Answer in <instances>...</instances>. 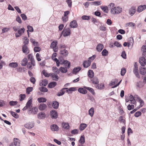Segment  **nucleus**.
I'll return each instance as SVG.
<instances>
[{"label":"nucleus","mask_w":146,"mask_h":146,"mask_svg":"<svg viewBox=\"0 0 146 146\" xmlns=\"http://www.w3.org/2000/svg\"><path fill=\"white\" fill-rule=\"evenodd\" d=\"M109 7L111 8L110 12L113 14H118L120 13L122 11V8L119 6L115 7V4L113 3H111L109 5Z\"/></svg>","instance_id":"nucleus-1"},{"label":"nucleus","mask_w":146,"mask_h":146,"mask_svg":"<svg viewBox=\"0 0 146 146\" xmlns=\"http://www.w3.org/2000/svg\"><path fill=\"white\" fill-rule=\"evenodd\" d=\"M71 33V31L69 28L65 27L62 32V34L64 37L69 36Z\"/></svg>","instance_id":"nucleus-2"},{"label":"nucleus","mask_w":146,"mask_h":146,"mask_svg":"<svg viewBox=\"0 0 146 146\" xmlns=\"http://www.w3.org/2000/svg\"><path fill=\"white\" fill-rule=\"evenodd\" d=\"M58 44V41L54 40L52 41L50 45V48H52L54 52H57L58 50V48L57 47Z\"/></svg>","instance_id":"nucleus-3"},{"label":"nucleus","mask_w":146,"mask_h":146,"mask_svg":"<svg viewBox=\"0 0 146 146\" xmlns=\"http://www.w3.org/2000/svg\"><path fill=\"white\" fill-rule=\"evenodd\" d=\"M60 64L63 65L66 68H69L70 67V62L67 60H60Z\"/></svg>","instance_id":"nucleus-4"},{"label":"nucleus","mask_w":146,"mask_h":146,"mask_svg":"<svg viewBox=\"0 0 146 146\" xmlns=\"http://www.w3.org/2000/svg\"><path fill=\"white\" fill-rule=\"evenodd\" d=\"M25 29L24 28L20 29L18 30L17 33L15 34V36L18 37L21 36L24 33Z\"/></svg>","instance_id":"nucleus-5"},{"label":"nucleus","mask_w":146,"mask_h":146,"mask_svg":"<svg viewBox=\"0 0 146 146\" xmlns=\"http://www.w3.org/2000/svg\"><path fill=\"white\" fill-rule=\"evenodd\" d=\"M138 67L137 65V63L136 62L135 63L134 65V68L133 70V72L135 74V76L138 78H139V75L138 73Z\"/></svg>","instance_id":"nucleus-6"},{"label":"nucleus","mask_w":146,"mask_h":146,"mask_svg":"<svg viewBox=\"0 0 146 146\" xmlns=\"http://www.w3.org/2000/svg\"><path fill=\"white\" fill-rule=\"evenodd\" d=\"M34 123L33 122H29L24 125V126L27 128L30 129L34 126Z\"/></svg>","instance_id":"nucleus-7"},{"label":"nucleus","mask_w":146,"mask_h":146,"mask_svg":"<svg viewBox=\"0 0 146 146\" xmlns=\"http://www.w3.org/2000/svg\"><path fill=\"white\" fill-rule=\"evenodd\" d=\"M50 114L51 117L53 119H56L58 116L57 112L54 110L51 111Z\"/></svg>","instance_id":"nucleus-8"},{"label":"nucleus","mask_w":146,"mask_h":146,"mask_svg":"<svg viewBox=\"0 0 146 146\" xmlns=\"http://www.w3.org/2000/svg\"><path fill=\"white\" fill-rule=\"evenodd\" d=\"M139 62L142 66H144L146 64V60L144 57H143L139 58Z\"/></svg>","instance_id":"nucleus-9"},{"label":"nucleus","mask_w":146,"mask_h":146,"mask_svg":"<svg viewBox=\"0 0 146 146\" xmlns=\"http://www.w3.org/2000/svg\"><path fill=\"white\" fill-rule=\"evenodd\" d=\"M22 51L23 53L27 54L29 53V50L26 45H24L22 47Z\"/></svg>","instance_id":"nucleus-10"},{"label":"nucleus","mask_w":146,"mask_h":146,"mask_svg":"<svg viewBox=\"0 0 146 146\" xmlns=\"http://www.w3.org/2000/svg\"><path fill=\"white\" fill-rule=\"evenodd\" d=\"M91 61H90L89 60H86L84 62L82 65L84 68H88L91 64Z\"/></svg>","instance_id":"nucleus-11"},{"label":"nucleus","mask_w":146,"mask_h":146,"mask_svg":"<svg viewBox=\"0 0 146 146\" xmlns=\"http://www.w3.org/2000/svg\"><path fill=\"white\" fill-rule=\"evenodd\" d=\"M50 76L53 80L57 81L58 80V77L57 74L53 73H50Z\"/></svg>","instance_id":"nucleus-12"},{"label":"nucleus","mask_w":146,"mask_h":146,"mask_svg":"<svg viewBox=\"0 0 146 146\" xmlns=\"http://www.w3.org/2000/svg\"><path fill=\"white\" fill-rule=\"evenodd\" d=\"M104 48V46L103 44H99L96 46V50L99 52H100Z\"/></svg>","instance_id":"nucleus-13"},{"label":"nucleus","mask_w":146,"mask_h":146,"mask_svg":"<svg viewBox=\"0 0 146 146\" xmlns=\"http://www.w3.org/2000/svg\"><path fill=\"white\" fill-rule=\"evenodd\" d=\"M63 89H66V92L68 94L71 93L72 92L75 91L76 90V88L71 87L69 88H64Z\"/></svg>","instance_id":"nucleus-14"},{"label":"nucleus","mask_w":146,"mask_h":146,"mask_svg":"<svg viewBox=\"0 0 146 146\" xmlns=\"http://www.w3.org/2000/svg\"><path fill=\"white\" fill-rule=\"evenodd\" d=\"M146 9V5H140L139 6L137 9V11L139 12H141L143 11L144 10Z\"/></svg>","instance_id":"nucleus-15"},{"label":"nucleus","mask_w":146,"mask_h":146,"mask_svg":"<svg viewBox=\"0 0 146 146\" xmlns=\"http://www.w3.org/2000/svg\"><path fill=\"white\" fill-rule=\"evenodd\" d=\"M70 26L72 28H75L77 27V24L75 20L71 21L70 23Z\"/></svg>","instance_id":"nucleus-16"},{"label":"nucleus","mask_w":146,"mask_h":146,"mask_svg":"<svg viewBox=\"0 0 146 146\" xmlns=\"http://www.w3.org/2000/svg\"><path fill=\"white\" fill-rule=\"evenodd\" d=\"M136 11V9L134 7H131L129 9V13L131 16H132L135 14Z\"/></svg>","instance_id":"nucleus-17"},{"label":"nucleus","mask_w":146,"mask_h":146,"mask_svg":"<svg viewBox=\"0 0 146 146\" xmlns=\"http://www.w3.org/2000/svg\"><path fill=\"white\" fill-rule=\"evenodd\" d=\"M88 76L90 78H92L94 76V73L92 70H89L88 72Z\"/></svg>","instance_id":"nucleus-18"},{"label":"nucleus","mask_w":146,"mask_h":146,"mask_svg":"<svg viewBox=\"0 0 146 146\" xmlns=\"http://www.w3.org/2000/svg\"><path fill=\"white\" fill-rule=\"evenodd\" d=\"M46 117V115L43 112H40L38 115V118L40 119H43L45 118Z\"/></svg>","instance_id":"nucleus-19"},{"label":"nucleus","mask_w":146,"mask_h":146,"mask_svg":"<svg viewBox=\"0 0 146 146\" xmlns=\"http://www.w3.org/2000/svg\"><path fill=\"white\" fill-rule=\"evenodd\" d=\"M62 127L65 129H68L70 128V125L68 123L63 122L62 123Z\"/></svg>","instance_id":"nucleus-20"},{"label":"nucleus","mask_w":146,"mask_h":146,"mask_svg":"<svg viewBox=\"0 0 146 146\" xmlns=\"http://www.w3.org/2000/svg\"><path fill=\"white\" fill-rule=\"evenodd\" d=\"M14 145L15 146H20V141L17 138L14 139Z\"/></svg>","instance_id":"nucleus-21"},{"label":"nucleus","mask_w":146,"mask_h":146,"mask_svg":"<svg viewBox=\"0 0 146 146\" xmlns=\"http://www.w3.org/2000/svg\"><path fill=\"white\" fill-rule=\"evenodd\" d=\"M82 69L81 67L78 66L74 68L73 70V72L74 74H76V73L78 72Z\"/></svg>","instance_id":"nucleus-22"},{"label":"nucleus","mask_w":146,"mask_h":146,"mask_svg":"<svg viewBox=\"0 0 146 146\" xmlns=\"http://www.w3.org/2000/svg\"><path fill=\"white\" fill-rule=\"evenodd\" d=\"M30 40L34 46H38V42L36 41L35 39L31 38H30Z\"/></svg>","instance_id":"nucleus-23"},{"label":"nucleus","mask_w":146,"mask_h":146,"mask_svg":"<svg viewBox=\"0 0 146 146\" xmlns=\"http://www.w3.org/2000/svg\"><path fill=\"white\" fill-rule=\"evenodd\" d=\"M78 91L80 93L83 94H86L87 92V90L86 89L83 88H79L78 89Z\"/></svg>","instance_id":"nucleus-24"},{"label":"nucleus","mask_w":146,"mask_h":146,"mask_svg":"<svg viewBox=\"0 0 146 146\" xmlns=\"http://www.w3.org/2000/svg\"><path fill=\"white\" fill-rule=\"evenodd\" d=\"M50 128L52 131H57L59 130V127L56 125H53L51 126Z\"/></svg>","instance_id":"nucleus-25"},{"label":"nucleus","mask_w":146,"mask_h":146,"mask_svg":"<svg viewBox=\"0 0 146 146\" xmlns=\"http://www.w3.org/2000/svg\"><path fill=\"white\" fill-rule=\"evenodd\" d=\"M139 70L140 74L142 75H144L146 73V68H145L140 67Z\"/></svg>","instance_id":"nucleus-26"},{"label":"nucleus","mask_w":146,"mask_h":146,"mask_svg":"<svg viewBox=\"0 0 146 146\" xmlns=\"http://www.w3.org/2000/svg\"><path fill=\"white\" fill-rule=\"evenodd\" d=\"M91 81L92 83L94 84H98L99 83V81L98 78L96 77L91 79Z\"/></svg>","instance_id":"nucleus-27"},{"label":"nucleus","mask_w":146,"mask_h":146,"mask_svg":"<svg viewBox=\"0 0 146 146\" xmlns=\"http://www.w3.org/2000/svg\"><path fill=\"white\" fill-rule=\"evenodd\" d=\"M129 99L131 104H135L136 103V102L134 97L132 95H130L129 96Z\"/></svg>","instance_id":"nucleus-28"},{"label":"nucleus","mask_w":146,"mask_h":146,"mask_svg":"<svg viewBox=\"0 0 146 146\" xmlns=\"http://www.w3.org/2000/svg\"><path fill=\"white\" fill-rule=\"evenodd\" d=\"M60 53L61 54H62L63 56H66L68 54V52L66 50L64 49L60 51Z\"/></svg>","instance_id":"nucleus-29"},{"label":"nucleus","mask_w":146,"mask_h":146,"mask_svg":"<svg viewBox=\"0 0 146 146\" xmlns=\"http://www.w3.org/2000/svg\"><path fill=\"white\" fill-rule=\"evenodd\" d=\"M46 108V105L44 104H41L39 106V109L40 110H43Z\"/></svg>","instance_id":"nucleus-30"},{"label":"nucleus","mask_w":146,"mask_h":146,"mask_svg":"<svg viewBox=\"0 0 146 146\" xmlns=\"http://www.w3.org/2000/svg\"><path fill=\"white\" fill-rule=\"evenodd\" d=\"M94 112V109L93 107L91 108L89 110L88 114L91 117H92L93 116Z\"/></svg>","instance_id":"nucleus-31"},{"label":"nucleus","mask_w":146,"mask_h":146,"mask_svg":"<svg viewBox=\"0 0 146 146\" xmlns=\"http://www.w3.org/2000/svg\"><path fill=\"white\" fill-rule=\"evenodd\" d=\"M30 111H31V113L32 114H35L37 112L38 109L36 107H34L31 109L30 110Z\"/></svg>","instance_id":"nucleus-32"},{"label":"nucleus","mask_w":146,"mask_h":146,"mask_svg":"<svg viewBox=\"0 0 146 146\" xmlns=\"http://www.w3.org/2000/svg\"><path fill=\"white\" fill-rule=\"evenodd\" d=\"M87 126L86 124L84 123H82L80 124L79 127V129L80 131H82L84 130Z\"/></svg>","instance_id":"nucleus-33"},{"label":"nucleus","mask_w":146,"mask_h":146,"mask_svg":"<svg viewBox=\"0 0 146 146\" xmlns=\"http://www.w3.org/2000/svg\"><path fill=\"white\" fill-rule=\"evenodd\" d=\"M32 98L31 97L26 104V105L29 108H30L32 104Z\"/></svg>","instance_id":"nucleus-34"},{"label":"nucleus","mask_w":146,"mask_h":146,"mask_svg":"<svg viewBox=\"0 0 146 146\" xmlns=\"http://www.w3.org/2000/svg\"><path fill=\"white\" fill-rule=\"evenodd\" d=\"M9 65L10 67L15 68L18 66V64L17 62H11L9 63Z\"/></svg>","instance_id":"nucleus-35"},{"label":"nucleus","mask_w":146,"mask_h":146,"mask_svg":"<svg viewBox=\"0 0 146 146\" xmlns=\"http://www.w3.org/2000/svg\"><path fill=\"white\" fill-rule=\"evenodd\" d=\"M48 84V81L47 80H44L40 83V86H45Z\"/></svg>","instance_id":"nucleus-36"},{"label":"nucleus","mask_w":146,"mask_h":146,"mask_svg":"<svg viewBox=\"0 0 146 146\" xmlns=\"http://www.w3.org/2000/svg\"><path fill=\"white\" fill-rule=\"evenodd\" d=\"M84 87L86 89L89 90L93 95H94L95 94V93L94 89L92 88L86 86H84Z\"/></svg>","instance_id":"nucleus-37"},{"label":"nucleus","mask_w":146,"mask_h":146,"mask_svg":"<svg viewBox=\"0 0 146 146\" xmlns=\"http://www.w3.org/2000/svg\"><path fill=\"white\" fill-rule=\"evenodd\" d=\"M59 104L56 101H53L52 106L54 109H57L59 106Z\"/></svg>","instance_id":"nucleus-38"},{"label":"nucleus","mask_w":146,"mask_h":146,"mask_svg":"<svg viewBox=\"0 0 146 146\" xmlns=\"http://www.w3.org/2000/svg\"><path fill=\"white\" fill-rule=\"evenodd\" d=\"M57 84L56 82H52L48 84V87L50 88H52L54 87Z\"/></svg>","instance_id":"nucleus-39"},{"label":"nucleus","mask_w":146,"mask_h":146,"mask_svg":"<svg viewBox=\"0 0 146 146\" xmlns=\"http://www.w3.org/2000/svg\"><path fill=\"white\" fill-rule=\"evenodd\" d=\"M28 62L27 59L25 58L21 61V65L22 66H25L27 65Z\"/></svg>","instance_id":"nucleus-40"},{"label":"nucleus","mask_w":146,"mask_h":146,"mask_svg":"<svg viewBox=\"0 0 146 146\" xmlns=\"http://www.w3.org/2000/svg\"><path fill=\"white\" fill-rule=\"evenodd\" d=\"M91 4L92 5L98 6L101 5L102 4V3L101 1H94L92 2L91 3Z\"/></svg>","instance_id":"nucleus-41"},{"label":"nucleus","mask_w":146,"mask_h":146,"mask_svg":"<svg viewBox=\"0 0 146 146\" xmlns=\"http://www.w3.org/2000/svg\"><path fill=\"white\" fill-rule=\"evenodd\" d=\"M118 121L120 123H125V121L124 117L122 116H120L118 118Z\"/></svg>","instance_id":"nucleus-42"},{"label":"nucleus","mask_w":146,"mask_h":146,"mask_svg":"<svg viewBox=\"0 0 146 146\" xmlns=\"http://www.w3.org/2000/svg\"><path fill=\"white\" fill-rule=\"evenodd\" d=\"M23 42L24 44V45H26L29 43V39L27 37L25 36H23Z\"/></svg>","instance_id":"nucleus-43"},{"label":"nucleus","mask_w":146,"mask_h":146,"mask_svg":"<svg viewBox=\"0 0 146 146\" xmlns=\"http://www.w3.org/2000/svg\"><path fill=\"white\" fill-rule=\"evenodd\" d=\"M85 142V141L84 136L82 135L79 140V142L80 143L83 144Z\"/></svg>","instance_id":"nucleus-44"},{"label":"nucleus","mask_w":146,"mask_h":146,"mask_svg":"<svg viewBox=\"0 0 146 146\" xmlns=\"http://www.w3.org/2000/svg\"><path fill=\"white\" fill-rule=\"evenodd\" d=\"M42 73L44 76L47 77H48L50 76V73H48L45 70H43Z\"/></svg>","instance_id":"nucleus-45"},{"label":"nucleus","mask_w":146,"mask_h":146,"mask_svg":"<svg viewBox=\"0 0 146 146\" xmlns=\"http://www.w3.org/2000/svg\"><path fill=\"white\" fill-rule=\"evenodd\" d=\"M52 71L55 73L59 74L60 73L59 69L56 67H53L52 68Z\"/></svg>","instance_id":"nucleus-46"},{"label":"nucleus","mask_w":146,"mask_h":146,"mask_svg":"<svg viewBox=\"0 0 146 146\" xmlns=\"http://www.w3.org/2000/svg\"><path fill=\"white\" fill-rule=\"evenodd\" d=\"M38 101L39 103L45 102L46 101V98H39L38 99Z\"/></svg>","instance_id":"nucleus-47"},{"label":"nucleus","mask_w":146,"mask_h":146,"mask_svg":"<svg viewBox=\"0 0 146 146\" xmlns=\"http://www.w3.org/2000/svg\"><path fill=\"white\" fill-rule=\"evenodd\" d=\"M108 54V51L106 49H104L102 52V54L103 56H107Z\"/></svg>","instance_id":"nucleus-48"},{"label":"nucleus","mask_w":146,"mask_h":146,"mask_svg":"<svg viewBox=\"0 0 146 146\" xmlns=\"http://www.w3.org/2000/svg\"><path fill=\"white\" fill-rule=\"evenodd\" d=\"M27 28L28 30H27V31L28 32V31H30V32H32L33 31V29L32 27L31 26L29 25H28L27 26ZM28 36L29 37V32H28Z\"/></svg>","instance_id":"nucleus-49"},{"label":"nucleus","mask_w":146,"mask_h":146,"mask_svg":"<svg viewBox=\"0 0 146 146\" xmlns=\"http://www.w3.org/2000/svg\"><path fill=\"white\" fill-rule=\"evenodd\" d=\"M67 68H66L65 67H61L59 68V71L62 73H66L67 72Z\"/></svg>","instance_id":"nucleus-50"},{"label":"nucleus","mask_w":146,"mask_h":146,"mask_svg":"<svg viewBox=\"0 0 146 146\" xmlns=\"http://www.w3.org/2000/svg\"><path fill=\"white\" fill-rule=\"evenodd\" d=\"M118 82V80L117 79H115L112 80L110 83L109 85L110 86H111L115 85Z\"/></svg>","instance_id":"nucleus-51"},{"label":"nucleus","mask_w":146,"mask_h":146,"mask_svg":"<svg viewBox=\"0 0 146 146\" xmlns=\"http://www.w3.org/2000/svg\"><path fill=\"white\" fill-rule=\"evenodd\" d=\"M100 30L103 31H105L106 30V28L105 25H101L99 27Z\"/></svg>","instance_id":"nucleus-52"},{"label":"nucleus","mask_w":146,"mask_h":146,"mask_svg":"<svg viewBox=\"0 0 146 146\" xmlns=\"http://www.w3.org/2000/svg\"><path fill=\"white\" fill-rule=\"evenodd\" d=\"M141 50L143 52V56H145L144 53L146 52V45H143L141 48Z\"/></svg>","instance_id":"nucleus-53"},{"label":"nucleus","mask_w":146,"mask_h":146,"mask_svg":"<svg viewBox=\"0 0 146 146\" xmlns=\"http://www.w3.org/2000/svg\"><path fill=\"white\" fill-rule=\"evenodd\" d=\"M17 104L18 102L16 101H11L9 102V104L11 106L16 105Z\"/></svg>","instance_id":"nucleus-54"},{"label":"nucleus","mask_w":146,"mask_h":146,"mask_svg":"<svg viewBox=\"0 0 146 146\" xmlns=\"http://www.w3.org/2000/svg\"><path fill=\"white\" fill-rule=\"evenodd\" d=\"M10 113L12 116L15 118H17L19 117L18 115L15 112L13 111H11Z\"/></svg>","instance_id":"nucleus-55"},{"label":"nucleus","mask_w":146,"mask_h":146,"mask_svg":"<svg viewBox=\"0 0 146 146\" xmlns=\"http://www.w3.org/2000/svg\"><path fill=\"white\" fill-rule=\"evenodd\" d=\"M100 8L102 10L106 13L108 12V7L107 6H101Z\"/></svg>","instance_id":"nucleus-56"},{"label":"nucleus","mask_w":146,"mask_h":146,"mask_svg":"<svg viewBox=\"0 0 146 146\" xmlns=\"http://www.w3.org/2000/svg\"><path fill=\"white\" fill-rule=\"evenodd\" d=\"M39 90L41 91L44 92H47L48 90L47 88L45 87H41L39 88Z\"/></svg>","instance_id":"nucleus-57"},{"label":"nucleus","mask_w":146,"mask_h":146,"mask_svg":"<svg viewBox=\"0 0 146 146\" xmlns=\"http://www.w3.org/2000/svg\"><path fill=\"white\" fill-rule=\"evenodd\" d=\"M82 18L84 20H88L90 19V17L89 16L86 15H83L82 17Z\"/></svg>","instance_id":"nucleus-58"},{"label":"nucleus","mask_w":146,"mask_h":146,"mask_svg":"<svg viewBox=\"0 0 146 146\" xmlns=\"http://www.w3.org/2000/svg\"><path fill=\"white\" fill-rule=\"evenodd\" d=\"M135 25V24L132 22L127 23L126 24V27L129 26L131 27H134Z\"/></svg>","instance_id":"nucleus-59"},{"label":"nucleus","mask_w":146,"mask_h":146,"mask_svg":"<svg viewBox=\"0 0 146 146\" xmlns=\"http://www.w3.org/2000/svg\"><path fill=\"white\" fill-rule=\"evenodd\" d=\"M104 88V85L102 84H100L96 86V88L100 90H102Z\"/></svg>","instance_id":"nucleus-60"},{"label":"nucleus","mask_w":146,"mask_h":146,"mask_svg":"<svg viewBox=\"0 0 146 146\" xmlns=\"http://www.w3.org/2000/svg\"><path fill=\"white\" fill-rule=\"evenodd\" d=\"M96 55H93L92 56L89 57L88 60H89L90 61H91V62H92L96 58Z\"/></svg>","instance_id":"nucleus-61"},{"label":"nucleus","mask_w":146,"mask_h":146,"mask_svg":"<svg viewBox=\"0 0 146 146\" xmlns=\"http://www.w3.org/2000/svg\"><path fill=\"white\" fill-rule=\"evenodd\" d=\"M33 90L32 87H29L27 88L26 89L27 93L29 94H30V92H31Z\"/></svg>","instance_id":"nucleus-62"},{"label":"nucleus","mask_w":146,"mask_h":146,"mask_svg":"<svg viewBox=\"0 0 146 146\" xmlns=\"http://www.w3.org/2000/svg\"><path fill=\"white\" fill-rule=\"evenodd\" d=\"M52 59L53 60H54V61L56 62V66L58 67L59 66H60V60L59 61V60L57 58H54Z\"/></svg>","instance_id":"nucleus-63"},{"label":"nucleus","mask_w":146,"mask_h":146,"mask_svg":"<svg viewBox=\"0 0 146 146\" xmlns=\"http://www.w3.org/2000/svg\"><path fill=\"white\" fill-rule=\"evenodd\" d=\"M126 72V69L124 68H123L121 69V74L122 76H123L125 73Z\"/></svg>","instance_id":"nucleus-64"}]
</instances>
